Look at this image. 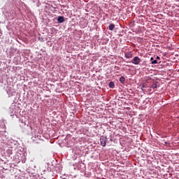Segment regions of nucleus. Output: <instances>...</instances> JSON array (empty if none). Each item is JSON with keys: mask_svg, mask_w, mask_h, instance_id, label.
Returning <instances> with one entry per match:
<instances>
[{"mask_svg": "<svg viewBox=\"0 0 179 179\" xmlns=\"http://www.w3.org/2000/svg\"><path fill=\"white\" fill-rule=\"evenodd\" d=\"M100 143L101 146H103V148L106 147V145H107V137L101 136L100 138Z\"/></svg>", "mask_w": 179, "mask_h": 179, "instance_id": "1", "label": "nucleus"}, {"mask_svg": "<svg viewBox=\"0 0 179 179\" xmlns=\"http://www.w3.org/2000/svg\"><path fill=\"white\" fill-rule=\"evenodd\" d=\"M131 64H134V65H139L141 64V58L139 57H135L131 60Z\"/></svg>", "mask_w": 179, "mask_h": 179, "instance_id": "2", "label": "nucleus"}, {"mask_svg": "<svg viewBox=\"0 0 179 179\" xmlns=\"http://www.w3.org/2000/svg\"><path fill=\"white\" fill-rule=\"evenodd\" d=\"M57 22L58 23H64V22H65V17L59 16L57 19Z\"/></svg>", "mask_w": 179, "mask_h": 179, "instance_id": "3", "label": "nucleus"}, {"mask_svg": "<svg viewBox=\"0 0 179 179\" xmlns=\"http://www.w3.org/2000/svg\"><path fill=\"white\" fill-rule=\"evenodd\" d=\"M125 58H127V59L132 58V52H128L125 53Z\"/></svg>", "mask_w": 179, "mask_h": 179, "instance_id": "4", "label": "nucleus"}, {"mask_svg": "<svg viewBox=\"0 0 179 179\" xmlns=\"http://www.w3.org/2000/svg\"><path fill=\"white\" fill-rule=\"evenodd\" d=\"M114 29H115V24H110V25H109V30H110L111 31H113V30H114Z\"/></svg>", "mask_w": 179, "mask_h": 179, "instance_id": "5", "label": "nucleus"}, {"mask_svg": "<svg viewBox=\"0 0 179 179\" xmlns=\"http://www.w3.org/2000/svg\"><path fill=\"white\" fill-rule=\"evenodd\" d=\"M120 82L124 85V83H125V78L124 76L120 77Z\"/></svg>", "mask_w": 179, "mask_h": 179, "instance_id": "6", "label": "nucleus"}, {"mask_svg": "<svg viewBox=\"0 0 179 179\" xmlns=\"http://www.w3.org/2000/svg\"><path fill=\"white\" fill-rule=\"evenodd\" d=\"M108 86L111 89H114V87H115L114 82H110L109 84H108Z\"/></svg>", "mask_w": 179, "mask_h": 179, "instance_id": "7", "label": "nucleus"}, {"mask_svg": "<svg viewBox=\"0 0 179 179\" xmlns=\"http://www.w3.org/2000/svg\"><path fill=\"white\" fill-rule=\"evenodd\" d=\"M151 89H153V90L157 89V85L156 83H154L152 85V86L150 87Z\"/></svg>", "mask_w": 179, "mask_h": 179, "instance_id": "8", "label": "nucleus"}, {"mask_svg": "<svg viewBox=\"0 0 179 179\" xmlns=\"http://www.w3.org/2000/svg\"><path fill=\"white\" fill-rule=\"evenodd\" d=\"M151 64H152L153 65H155V64H157V60H153L151 62Z\"/></svg>", "mask_w": 179, "mask_h": 179, "instance_id": "9", "label": "nucleus"}, {"mask_svg": "<svg viewBox=\"0 0 179 179\" xmlns=\"http://www.w3.org/2000/svg\"><path fill=\"white\" fill-rule=\"evenodd\" d=\"M150 60H151V62L153 61V57H151V58H150Z\"/></svg>", "mask_w": 179, "mask_h": 179, "instance_id": "10", "label": "nucleus"}, {"mask_svg": "<svg viewBox=\"0 0 179 179\" xmlns=\"http://www.w3.org/2000/svg\"><path fill=\"white\" fill-rule=\"evenodd\" d=\"M157 59H160V57H157Z\"/></svg>", "mask_w": 179, "mask_h": 179, "instance_id": "11", "label": "nucleus"}, {"mask_svg": "<svg viewBox=\"0 0 179 179\" xmlns=\"http://www.w3.org/2000/svg\"><path fill=\"white\" fill-rule=\"evenodd\" d=\"M143 87H143H145V85H143V87Z\"/></svg>", "mask_w": 179, "mask_h": 179, "instance_id": "12", "label": "nucleus"}, {"mask_svg": "<svg viewBox=\"0 0 179 179\" xmlns=\"http://www.w3.org/2000/svg\"><path fill=\"white\" fill-rule=\"evenodd\" d=\"M36 143H40V142H36Z\"/></svg>", "mask_w": 179, "mask_h": 179, "instance_id": "13", "label": "nucleus"}]
</instances>
